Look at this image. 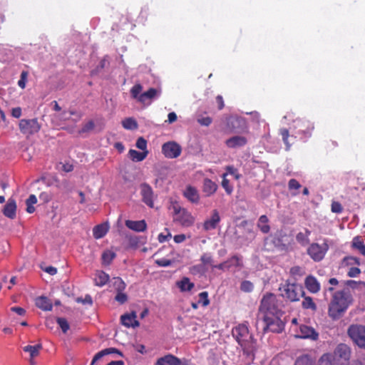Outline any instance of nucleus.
Returning <instances> with one entry per match:
<instances>
[{"label":"nucleus","mask_w":365,"mask_h":365,"mask_svg":"<svg viewBox=\"0 0 365 365\" xmlns=\"http://www.w3.org/2000/svg\"><path fill=\"white\" fill-rule=\"evenodd\" d=\"M136 317L135 312L123 314L120 317L121 323L126 327H137L139 326V322L136 320Z\"/></svg>","instance_id":"5701e85b"},{"label":"nucleus","mask_w":365,"mask_h":365,"mask_svg":"<svg viewBox=\"0 0 365 365\" xmlns=\"http://www.w3.org/2000/svg\"><path fill=\"white\" fill-rule=\"evenodd\" d=\"M254 289L253 284L248 280L243 281L240 284V289L245 292H251Z\"/></svg>","instance_id":"3c124183"},{"label":"nucleus","mask_w":365,"mask_h":365,"mask_svg":"<svg viewBox=\"0 0 365 365\" xmlns=\"http://www.w3.org/2000/svg\"><path fill=\"white\" fill-rule=\"evenodd\" d=\"M135 146L142 151H148L147 141L143 137H140L138 138L135 143Z\"/></svg>","instance_id":"864d4df0"},{"label":"nucleus","mask_w":365,"mask_h":365,"mask_svg":"<svg viewBox=\"0 0 365 365\" xmlns=\"http://www.w3.org/2000/svg\"><path fill=\"white\" fill-rule=\"evenodd\" d=\"M128 246L130 248L136 247L138 245L139 240L136 236H127Z\"/></svg>","instance_id":"4d7b16f0"},{"label":"nucleus","mask_w":365,"mask_h":365,"mask_svg":"<svg viewBox=\"0 0 365 365\" xmlns=\"http://www.w3.org/2000/svg\"><path fill=\"white\" fill-rule=\"evenodd\" d=\"M76 302L83 304L91 305L93 304V299L90 295H86L84 298L78 297L77 298Z\"/></svg>","instance_id":"69168bd1"},{"label":"nucleus","mask_w":365,"mask_h":365,"mask_svg":"<svg viewBox=\"0 0 365 365\" xmlns=\"http://www.w3.org/2000/svg\"><path fill=\"white\" fill-rule=\"evenodd\" d=\"M198 303L201 304L203 307H207L210 304L208 299V293L207 292H202L199 294Z\"/></svg>","instance_id":"603ef678"},{"label":"nucleus","mask_w":365,"mask_h":365,"mask_svg":"<svg viewBox=\"0 0 365 365\" xmlns=\"http://www.w3.org/2000/svg\"><path fill=\"white\" fill-rule=\"evenodd\" d=\"M331 212L334 213H341L343 211V207L339 202L334 201L331 205Z\"/></svg>","instance_id":"680f3d73"},{"label":"nucleus","mask_w":365,"mask_h":365,"mask_svg":"<svg viewBox=\"0 0 365 365\" xmlns=\"http://www.w3.org/2000/svg\"><path fill=\"white\" fill-rule=\"evenodd\" d=\"M115 299L120 304H124L128 300V296L123 292H117Z\"/></svg>","instance_id":"13d9d810"},{"label":"nucleus","mask_w":365,"mask_h":365,"mask_svg":"<svg viewBox=\"0 0 365 365\" xmlns=\"http://www.w3.org/2000/svg\"><path fill=\"white\" fill-rule=\"evenodd\" d=\"M143 91V86L140 84H135L130 89L132 98L144 106H148L156 97L157 91L154 88H150L146 92Z\"/></svg>","instance_id":"423d86ee"},{"label":"nucleus","mask_w":365,"mask_h":365,"mask_svg":"<svg viewBox=\"0 0 365 365\" xmlns=\"http://www.w3.org/2000/svg\"><path fill=\"white\" fill-rule=\"evenodd\" d=\"M259 311L264 316L272 314H283L279 300L272 293H267L263 296L259 308Z\"/></svg>","instance_id":"20e7f679"},{"label":"nucleus","mask_w":365,"mask_h":365,"mask_svg":"<svg viewBox=\"0 0 365 365\" xmlns=\"http://www.w3.org/2000/svg\"><path fill=\"white\" fill-rule=\"evenodd\" d=\"M109 230V225L108 223H103L95 226L93 229V235L94 238L101 239L103 237Z\"/></svg>","instance_id":"a878e982"},{"label":"nucleus","mask_w":365,"mask_h":365,"mask_svg":"<svg viewBox=\"0 0 365 365\" xmlns=\"http://www.w3.org/2000/svg\"><path fill=\"white\" fill-rule=\"evenodd\" d=\"M218 185L209 178H205L202 182V190L205 197L213 195L217 190Z\"/></svg>","instance_id":"aec40b11"},{"label":"nucleus","mask_w":365,"mask_h":365,"mask_svg":"<svg viewBox=\"0 0 365 365\" xmlns=\"http://www.w3.org/2000/svg\"><path fill=\"white\" fill-rule=\"evenodd\" d=\"M280 134L282 135V140H283L284 144L286 145L287 150H289L290 146L293 143V142L290 143L289 140V130L287 128H282L280 130Z\"/></svg>","instance_id":"de8ad7c7"},{"label":"nucleus","mask_w":365,"mask_h":365,"mask_svg":"<svg viewBox=\"0 0 365 365\" xmlns=\"http://www.w3.org/2000/svg\"><path fill=\"white\" fill-rule=\"evenodd\" d=\"M289 190H298L301 187L300 183L296 179H291L288 182Z\"/></svg>","instance_id":"e2e57ef3"},{"label":"nucleus","mask_w":365,"mask_h":365,"mask_svg":"<svg viewBox=\"0 0 365 365\" xmlns=\"http://www.w3.org/2000/svg\"><path fill=\"white\" fill-rule=\"evenodd\" d=\"M181 361L177 356L172 354H166L161 356V365H180Z\"/></svg>","instance_id":"7c9ffc66"},{"label":"nucleus","mask_w":365,"mask_h":365,"mask_svg":"<svg viewBox=\"0 0 365 365\" xmlns=\"http://www.w3.org/2000/svg\"><path fill=\"white\" fill-rule=\"evenodd\" d=\"M168 209L172 214L173 221L181 226L188 227L194 224L195 217L187 210L182 207L178 202L171 201Z\"/></svg>","instance_id":"f03ea898"},{"label":"nucleus","mask_w":365,"mask_h":365,"mask_svg":"<svg viewBox=\"0 0 365 365\" xmlns=\"http://www.w3.org/2000/svg\"><path fill=\"white\" fill-rule=\"evenodd\" d=\"M19 128L22 134L28 137L38 133L41 129V125L37 118H24L19 120Z\"/></svg>","instance_id":"1a4fd4ad"},{"label":"nucleus","mask_w":365,"mask_h":365,"mask_svg":"<svg viewBox=\"0 0 365 365\" xmlns=\"http://www.w3.org/2000/svg\"><path fill=\"white\" fill-rule=\"evenodd\" d=\"M53 196L52 194L48 192H42L39 195V199L44 203H47L50 202L52 199Z\"/></svg>","instance_id":"bf43d9fd"},{"label":"nucleus","mask_w":365,"mask_h":365,"mask_svg":"<svg viewBox=\"0 0 365 365\" xmlns=\"http://www.w3.org/2000/svg\"><path fill=\"white\" fill-rule=\"evenodd\" d=\"M127 227L135 232H143L146 229V223L144 220H126L125 222Z\"/></svg>","instance_id":"393cba45"},{"label":"nucleus","mask_w":365,"mask_h":365,"mask_svg":"<svg viewBox=\"0 0 365 365\" xmlns=\"http://www.w3.org/2000/svg\"><path fill=\"white\" fill-rule=\"evenodd\" d=\"M220 216L217 210L215 209L212 211L210 219L206 220L203 223V229L205 231L214 230L217 227L220 222Z\"/></svg>","instance_id":"f3484780"},{"label":"nucleus","mask_w":365,"mask_h":365,"mask_svg":"<svg viewBox=\"0 0 365 365\" xmlns=\"http://www.w3.org/2000/svg\"><path fill=\"white\" fill-rule=\"evenodd\" d=\"M122 125L127 130H136L138 127L137 121L133 118H126L122 120Z\"/></svg>","instance_id":"ea45409f"},{"label":"nucleus","mask_w":365,"mask_h":365,"mask_svg":"<svg viewBox=\"0 0 365 365\" xmlns=\"http://www.w3.org/2000/svg\"><path fill=\"white\" fill-rule=\"evenodd\" d=\"M226 170L227 174H230L235 176V179H239L240 175L237 173V170L233 166L229 165L226 167Z\"/></svg>","instance_id":"0e129e2a"},{"label":"nucleus","mask_w":365,"mask_h":365,"mask_svg":"<svg viewBox=\"0 0 365 365\" xmlns=\"http://www.w3.org/2000/svg\"><path fill=\"white\" fill-rule=\"evenodd\" d=\"M225 262L227 266V269L232 267H239L242 265L240 259L236 255L232 256Z\"/></svg>","instance_id":"a18cd8bd"},{"label":"nucleus","mask_w":365,"mask_h":365,"mask_svg":"<svg viewBox=\"0 0 365 365\" xmlns=\"http://www.w3.org/2000/svg\"><path fill=\"white\" fill-rule=\"evenodd\" d=\"M53 180L55 182V187L59 190H64L68 187V182L66 180L61 182L56 176H53Z\"/></svg>","instance_id":"5fc2aeb1"},{"label":"nucleus","mask_w":365,"mask_h":365,"mask_svg":"<svg viewBox=\"0 0 365 365\" xmlns=\"http://www.w3.org/2000/svg\"><path fill=\"white\" fill-rule=\"evenodd\" d=\"M268 217L263 215H261L259 218L257 226L259 230L264 234L268 233L270 230V227L268 225Z\"/></svg>","instance_id":"f704fd0d"},{"label":"nucleus","mask_w":365,"mask_h":365,"mask_svg":"<svg viewBox=\"0 0 365 365\" xmlns=\"http://www.w3.org/2000/svg\"><path fill=\"white\" fill-rule=\"evenodd\" d=\"M347 334L354 344L365 349V326L352 324L349 327Z\"/></svg>","instance_id":"6e6552de"},{"label":"nucleus","mask_w":365,"mask_h":365,"mask_svg":"<svg viewBox=\"0 0 365 365\" xmlns=\"http://www.w3.org/2000/svg\"><path fill=\"white\" fill-rule=\"evenodd\" d=\"M76 113L75 111H66L63 110L60 111L59 113L55 114L53 115V118L56 120H58L60 122H64L70 119L71 116L72 115H74Z\"/></svg>","instance_id":"58836bf2"},{"label":"nucleus","mask_w":365,"mask_h":365,"mask_svg":"<svg viewBox=\"0 0 365 365\" xmlns=\"http://www.w3.org/2000/svg\"><path fill=\"white\" fill-rule=\"evenodd\" d=\"M115 256L116 255L114 252L110 250H105L101 256L102 264L103 265L110 264Z\"/></svg>","instance_id":"e433bc0d"},{"label":"nucleus","mask_w":365,"mask_h":365,"mask_svg":"<svg viewBox=\"0 0 365 365\" xmlns=\"http://www.w3.org/2000/svg\"><path fill=\"white\" fill-rule=\"evenodd\" d=\"M360 259L356 257L346 256L341 261L342 267H354L360 265Z\"/></svg>","instance_id":"72a5a7b5"},{"label":"nucleus","mask_w":365,"mask_h":365,"mask_svg":"<svg viewBox=\"0 0 365 365\" xmlns=\"http://www.w3.org/2000/svg\"><path fill=\"white\" fill-rule=\"evenodd\" d=\"M183 196L190 202L197 204L200 202V194L196 187L189 185L183 191Z\"/></svg>","instance_id":"a211bd4d"},{"label":"nucleus","mask_w":365,"mask_h":365,"mask_svg":"<svg viewBox=\"0 0 365 365\" xmlns=\"http://www.w3.org/2000/svg\"><path fill=\"white\" fill-rule=\"evenodd\" d=\"M361 274V269L356 267H351L349 268L347 276L349 277H356Z\"/></svg>","instance_id":"052dcab7"},{"label":"nucleus","mask_w":365,"mask_h":365,"mask_svg":"<svg viewBox=\"0 0 365 365\" xmlns=\"http://www.w3.org/2000/svg\"><path fill=\"white\" fill-rule=\"evenodd\" d=\"M247 143V138L235 135L226 140L225 145L229 148H237L245 146Z\"/></svg>","instance_id":"412c9836"},{"label":"nucleus","mask_w":365,"mask_h":365,"mask_svg":"<svg viewBox=\"0 0 365 365\" xmlns=\"http://www.w3.org/2000/svg\"><path fill=\"white\" fill-rule=\"evenodd\" d=\"M232 336L242 348L244 352H248L255 344L252 334L249 331L248 327L245 324H240L232 329Z\"/></svg>","instance_id":"7ed1b4c3"},{"label":"nucleus","mask_w":365,"mask_h":365,"mask_svg":"<svg viewBox=\"0 0 365 365\" xmlns=\"http://www.w3.org/2000/svg\"><path fill=\"white\" fill-rule=\"evenodd\" d=\"M304 285L307 290L312 294L319 292L321 288L320 283L317 279L311 274L306 277Z\"/></svg>","instance_id":"4be33fe9"},{"label":"nucleus","mask_w":365,"mask_h":365,"mask_svg":"<svg viewBox=\"0 0 365 365\" xmlns=\"http://www.w3.org/2000/svg\"><path fill=\"white\" fill-rule=\"evenodd\" d=\"M36 305L44 311H50L52 309V304L46 297H39L36 298Z\"/></svg>","instance_id":"c756f323"},{"label":"nucleus","mask_w":365,"mask_h":365,"mask_svg":"<svg viewBox=\"0 0 365 365\" xmlns=\"http://www.w3.org/2000/svg\"><path fill=\"white\" fill-rule=\"evenodd\" d=\"M304 299L302 303V306L305 309H311L312 311H316L317 309V304L314 302L313 299L311 297H306L304 295Z\"/></svg>","instance_id":"4c0bfd02"},{"label":"nucleus","mask_w":365,"mask_h":365,"mask_svg":"<svg viewBox=\"0 0 365 365\" xmlns=\"http://www.w3.org/2000/svg\"><path fill=\"white\" fill-rule=\"evenodd\" d=\"M227 128L231 132L240 133L246 127L245 118L238 116H230L227 118Z\"/></svg>","instance_id":"4468645a"},{"label":"nucleus","mask_w":365,"mask_h":365,"mask_svg":"<svg viewBox=\"0 0 365 365\" xmlns=\"http://www.w3.org/2000/svg\"><path fill=\"white\" fill-rule=\"evenodd\" d=\"M310 235L311 231L308 229H305L304 232H300L296 235V240L302 246H307L309 243V237Z\"/></svg>","instance_id":"473e14b6"},{"label":"nucleus","mask_w":365,"mask_h":365,"mask_svg":"<svg viewBox=\"0 0 365 365\" xmlns=\"http://www.w3.org/2000/svg\"><path fill=\"white\" fill-rule=\"evenodd\" d=\"M16 201L11 198L9 199L3 209L4 215L10 219H14L16 217Z\"/></svg>","instance_id":"b1692460"},{"label":"nucleus","mask_w":365,"mask_h":365,"mask_svg":"<svg viewBox=\"0 0 365 365\" xmlns=\"http://www.w3.org/2000/svg\"><path fill=\"white\" fill-rule=\"evenodd\" d=\"M216 103L219 110H222L225 107L224 100L222 96L218 95L216 97Z\"/></svg>","instance_id":"774afa93"},{"label":"nucleus","mask_w":365,"mask_h":365,"mask_svg":"<svg viewBox=\"0 0 365 365\" xmlns=\"http://www.w3.org/2000/svg\"><path fill=\"white\" fill-rule=\"evenodd\" d=\"M57 323L64 333H66L68 330L69 325L66 319L58 318Z\"/></svg>","instance_id":"6e6d98bb"},{"label":"nucleus","mask_w":365,"mask_h":365,"mask_svg":"<svg viewBox=\"0 0 365 365\" xmlns=\"http://www.w3.org/2000/svg\"><path fill=\"white\" fill-rule=\"evenodd\" d=\"M294 128L297 130V133L303 135L304 137L311 136L314 130L313 124L306 119H297L294 121Z\"/></svg>","instance_id":"ddd939ff"},{"label":"nucleus","mask_w":365,"mask_h":365,"mask_svg":"<svg viewBox=\"0 0 365 365\" xmlns=\"http://www.w3.org/2000/svg\"><path fill=\"white\" fill-rule=\"evenodd\" d=\"M113 286L117 292H123L125 289V284L120 278H115Z\"/></svg>","instance_id":"09e8293b"},{"label":"nucleus","mask_w":365,"mask_h":365,"mask_svg":"<svg viewBox=\"0 0 365 365\" xmlns=\"http://www.w3.org/2000/svg\"><path fill=\"white\" fill-rule=\"evenodd\" d=\"M114 352L119 353V351L114 348L106 349H103V350L98 352L94 356L91 365H94L98 360H100L104 356L108 355L111 353H114Z\"/></svg>","instance_id":"c9c22d12"},{"label":"nucleus","mask_w":365,"mask_h":365,"mask_svg":"<svg viewBox=\"0 0 365 365\" xmlns=\"http://www.w3.org/2000/svg\"><path fill=\"white\" fill-rule=\"evenodd\" d=\"M351 247L365 257V244L360 236H356L351 242Z\"/></svg>","instance_id":"c85d7f7f"},{"label":"nucleus","mask_w":365,"mask_h":365,"mask_svg":"<svg viewBox=\"0 0 365 365\" xmlns=\"http://www.w3.org/2000/svg\"><path fill=\"white\" fill-rule=\"evenodd\" d=\"M227 173H223L222 175V186L225 189L226 193L230 195L233 192V187L230 185L229 180L226 178Z\"/></svg>","instance_id":"79ce46f5"},{"label":"nucleus","mask_w":365,"mask_h":365,"mask_svg":"<svg viewBox=\"0 0 365 365\" xmlns=\"http://www.w3.org/2000/svg\"><path fill=\"white\" fill-rule=\"evenodd\" d=\"M329 250V245L324 242L322 245L318 243H312L307 249V254L315 262L322 261L327 252Z\"/></svg>","instance_id":"9d476101"},{"label":"nucleus","mask_w":365,"mask_h":365,"mask_svg":"<svg viewBox=\"0 0 365 365\" xmlns=\"http://www.w3.org/2000/svg\"><path fill=\"white\" fill-rule=\"evenodd\" d=\"M24 352L27 355L26 360L29 362L30 365L36 364V358L39 356L42 350V345L41 344H28L22 347Z\"/></svg>","instance_id":"9b49d317"},{"label":"nucleus","mask_w":365,"mask_h":365,"mask_svg":"<svg viewBox=\"0 0 365 365\" xmlns=\"http://www.w3.org/2000/svg\"><path fill=\"white\" fill-rule=\"evenodd\" d=\"M140 193L143 201L149 207H153V192L152 188L147 184L140 185Z\"/></svg>","instance_id":"6ab92c4d"},{"label":"nucleus","mask_w":365,"mask_h":365,"mask_svg":"<svg viewBox=\"0 0 365 365\" xmlns=\"http://www.w3.org/2000/svg\"><path fill=\"white\" fill-rule=\"evenodd\" d=\"M283 314H272L270 316H264L263 321L265 323L264 332L270 331L272 332L280 333L284 329V323L281 317Z\"/></svg>","instance_id":"0eeeda50"},{"label":"nucleus","mask_w":365,"mask_h":365,"mask_svg":"<svg viewBox=\"0 0 365 365\" xmlns=\"http://www.w3.org/2000/svg\"><path fill=\"white\" fill-rule=\"evenodd\" d=\"M162 151L166 158H176L180 155L182 148L176 142L170 141L163 145Z\"/></svg>","instance_id":"f8f14e48"},{"label":"nucleus","mask_w":365,"mask_h":365,"mask_svg":"<svg viewBox=\"0 0 365 365\" xmlns=\"http://www.w3.org/2000/svg\"><path fill=\"white\" fill-rule=\"evenodd\" d=\"M177 287L181 292L190 291L194 287V284L190 281L188 277H183L180 281L176 282Z\"/></svg>","instance_id":"2f4dec72"},{"label":"nucleus","mask_w":365,"mask_h":365,"mask_svg":"<svg viewBox=\"0 0 365 365\" xmlns=\"http://www.w3.org/2000/svg\"><path fill=\"white\" fill-rule=\"evenodd\" d=\"M148 151H137L133 149H130L128 151V155L129 158L134 162L143 161L148 155Z\"/></svg>","instance_id":"cd10ccee"},{"label":"nucleus","mask_w":365,"mask_h":365,"mask_svg":"<svg viewBox=\"0 0 365 365\" xmlns=\"http://www.w3.org/2000/svg\"><path fill=\"white\" fill-rule=\"evenodd\" d=\"M279 289L281 296L291 302H297L305 295L303 287L295 282H286L284 284H281Z\"/></svg>","instance_id":"39448f33"},{"label":"nucleus","mask_w":365,"mask_h":365,"mask_svg":"<svg viewBox=\"0 0 365 365\" xmlns=\"http://www.w3.org/2000/svg\"><path fill=\"white\" fill-rule=\"evenodd\" d=\"M109 275L103 271H96L95 273V284L98 287L104 286L109 280Z\"/></svg>","instance_id":"bb28decb"},{"label":"nucleus","mask_w":365,"mask_h":365,"mask_svg":"<svg viewBox=\"0 0 365 365\" xmlns=\"http://www.w3.org/2000/svg\"><path fill=\"white\" fill-rule=\"evenodd\" d=\"M352 301L351 295L348 289L336 292L329 306V315L337 319L347 309Z\"/></svg>","instance_id":"f257e3e1"},{"label":"nucleus","mask_w":365,"mask_h":365,"mask_svg":"<svg viewBox=\"0 0 365 365\" xmlns=\"http://www.w3.org/2000/svg\"><path fill=\"white\" fill-rule=\"evenodd\" d=\"M290 274L295 279H298L306 274L304 267L300 266H294L290 269Z\"/></svg>","instance_id":"a19ab883"},{"label":"nucleus","mask_w":365,"mask_h":365,"mask_svg":"<svg viewBox=\"0 0 365 365\" xmlns=\"http://www.w3.org/2000/svg\"><path fill=\"white\" fill-rule=\"evenodd\" d=\"M351 348L345 344H339L334 351V358L336 357L343 361H347L351 357Z\"/></svg>","instance_id":"dca6fc26"},{"label":"nucleus","mask_w":365,"mask_h":365,"mask_svg":"<svg viewBox=\"0 0 365 365\" xmlns=\"http://www.w3.org/2000/svg\"><path fill=\"white\" fill-rule=\"evenodd\" d=\"M37 202V198L34 195H31L26 201V211L29 213H33L35 211V207L33 206Z\"/></svg>","instance_id":"37998d69"},{"label":"nucleus","mask_w":365,"mask_h":365,"mask_svg":"<svg viewBox=\"0 0 365 365\" xmlns=\"http://www.w3.org/2000/svg\"><path fill=\"white\" fill-rule=\"evenodd\" d=\"M296 337L315 341L318 339L319 334L313 327L302 324L300 325L299 333L296 335Z\"/></svg>","instance_id":"2eb2a0df"},{"label":"nucleus","mask_w":365,"mask_h":365,"mask_svg":"<svg viewBox=\"0 0 365 365\" xmlns=\"http://www.w3.org/2000/svg\"><path fill=\"white\" fill-rule=\"evenodd\" d=\"M294 365H313V361L308 355H302L297 358Z\"/></svg>","instance_id":"49530a36"},{"label":"nucleus","mask_w":365,"mask_h":365,"mask_svg":"<svg viewBox=\"0 0 365 365\" xmlns=\"http://www.w3.org/2000/svg\"><path fill=\"white\" fill-rule=\"evenodd\" d=\"M334 356L331 354H323L319 360V365H334Z\"/></svg>","instance_id":"c03bdc74"},{"label":"nucleus","mask_w":365,"mask_h":365,"mask_svg":"<svg viewBox=\"0 0 365 365\" xmlns=\"http://www.w3.org/2000/svg\"><path fill=\"white\" fill-rule=\"evenodd\" d=\"M197 122L202 125H205V126H208L211 124L212 123V118L210 117H203V118H198L197 119Z\"/></svg>","instance_id":"338daca9"},{"label":"nucleus","mask_w":365,"mask_h":365,"mask_svg":"<svg viewBox=\"0 0 365 365\" xmlns=\"http://www.w3.org/2000/svg\"><path fill=\"white\" fill-rule=\"evenodd\" d=\"M29 72L26 71H23L21 73L20 79L18 81V86L24 89L26 87V82L28 81Z\"/></svg>","instance_id":"8fccbe9b"}]
</instances>
